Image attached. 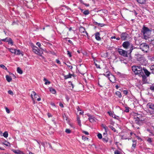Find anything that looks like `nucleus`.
Returning <instances> with one entry per match:
<instances>
[{"instance_id":"1","label":"nucleus","mask_w":154,"mask_h":154,"mask_svg":"<svg viewBox=\"0 0 154 154\" xmlns=\"http://www.w3.org/2000/svg\"><path fill=\"white\" fill-rule=\"evenodd\" d=\"M132 71L135 74L138 75L139 76H142L143 79L145 78V76L143 73V68L140 66H133L132 67Z\"/></svg>"},{"instance_id":"2","label":"nucleus","mask_w":154,"mask_h":154,"mask_svg":"<svg viewBox=\"0 0 154 154\" xmlns=\"http://www.w3.org/2000/svg\"><path fill=\"white\" fill-rule=\"evenodd\" d=\"M123 47L126 49H129L128 51H129V54L131 53L134 49V46L133 45L128 41L124 42L122 45Z\"/></svg>"},{"instance_id":"3","label":"nucleus","mask_w":154,"mask_h":154,"mask_svg":"<svg viewBox=\"0 0 154 154\" xmlns=\"http://www.w3.org/2000/svg\"><path fill=\"white\" fill-rule=\"evenodd\" d=\"M151 31L147 27L143 26L142 32L144 36V38L146 39L148 38V35L150 34Z\"/></svg>"},{"instance_id":"4","label":"nucleus","mask_w":154,"mask_h":154,"mask_svg":"<svg viewBox=\"0 0 154 154\" xmlns=\"http://www.w3.org/2000/svg\"><path fill=\"white\" fill-rule=\"evenodd\" d=\"M140 48L143 51L147 52L149 50V47L148 45L145 43L141 44L140 45Z\"/></svg>"},{"instance_id":"5","label":"nucleus","mask_w":154,"mask_h":154,"mask_svg":"<svg viewBox=\"0 0 154 154\" xmlns=\"http://www.w3.org/2000/svg\"><path fill=\"white\" fill-rule=\"evenodd\" d=\"M118 52L119 54L121 56L124 57H128V53H129V51H125L122 49L119 48L118 50Z\"/></svg>"},{"instance_id":"6","label":"nucleus","mask_w":154,"mask_h":154,"mask_svg":"<svg viewBox=\"0 0 154 154\" xmlns=\"http://www.w3.org/2000/svg\"><path fill=\"white\" fill-rule=\"evenodd\" d=\"M33 51L36 54L42 56V51L40 50L36 46L34 47L33 48Z\"/></svg>"},{"instance_id":"7","label":"nucleus","mask_w":154,"mask_h":154,"mask_svg":"<svg viewBox=\"0 0 154 154\" xmlns=\"http://www.w3.org/2000/svg\"><path fill=\"white\" fill-rule=\"evenodd\" d=\"M107 75H108V79L109 80L112 82L115 83L116 81V79L114 75L108 73Z\"/></svg>"},{"instance_id":"8","label":"nucleus","mask_w":154,"mask_h":154,"mask_svg":"<svg viewBox=\"0 0 154 154\" xmlns=\"http://www.w3.org/2000/svg\"><path fill=\"white\" fill-rule=\"evenodd\" d=\"M120 37L122 40H125L128 38V35L126 33L123 32L121 34Z\"/></svg>"},{"instance_id":"9","label":"nucleus","mask_w":154,"mask_h":154,"mask_svg":"<svg viewBox=\"0 0 154 154\" xmlns=\"http://www.w3.org/2000/svg\"><path fill=\"white\" fill-rule=\"evenodd\" d=\"M88 116L89 117L88 119L91 122L93 123L95 122L96 119L94 116L89 115H88Z\"/></svg>"},{"instance_id":"10","label":"nucleus","mask_w":154,"mask_h":154,"mask_svg":"<svg viewBox=\"0 0 154 154\" xmlns=\"http://www.w3.org/2000/svg\"><path fill=\"white\" fill-rule=\"evenodd\" d=\"M79 31L83 33H85L87 35H88V33L85 31V28L83 27H80L79 29Z\"/></svg>"},{"instance_id":"11","label":"nucleus","mask_w":154,"mask_h":154,"mask_svg":"<svg viewBox=\"0 0 154 154\" xmlns=\"http://www.w3.org/2000/svg\"><path fill=\"white\" fill-rule=\"evenodd\" d=\"M143 73H144L146 75L149 76L150 74V73L146 69H144L143 67Z\"/></svg>"},{"instance_id":"12","label":"nucleus","mask_w":154,"mask_h":154,"mask_svg":"<svg viewBox=\"0 0 154 154\" xmlns=\"http://www.w3.org/2000/svg\"><path fill=\"white\" fill-rule=\"evenodd\" d=\"M34 95L35 96V98H37V96H38V95L37 94H36V93L34 91H32V93L31 94V97H32V100H33V102H34V99L32 97V95Z\"/></svg>"},{"instance_id":"13","label":"nucleus","mask_w":154,"mask_h":154,"mask_svg":"<svg viewBox=\"0 0 154 154\" xmlns=\"http://www.w3.org/2000/svg\"><path fill=\"white\" fill-rule=\"evenodd\" d=\"M95 38L97 40H100V33L99 32H97L95 33Z\"/></svg>"},{"instance_id":"14","label":"nucleus","mask_w":154,"mask_h":154,"mask_svg":"<svg viewBox=\"0 0 154 154\" xmlns=\"http://www.w3.org/2000/svg\"><path fill=\"white\" fill-rule=\"evenodd\" d=\"M14 54L18 55L21 54L22 56H23V53H21L20 51L19 50L16 49V51H15V52Z\"/></svg>"},{"instance_id":"15","label":"nucleus","mask_w":154,"mask_h":154,"mask_svg":"<svg viewBox=\"0 0 154 154\" xmlns=\"http://www.w3.org/2000/svg\"><path fill=\"white\" fill-rule=\"evenodd\" d=\"M12 150L15 153L17 154H22V152L18 150H15L12 149Z\"/></svg>"},{"instance_id":"16","label":"nucleus","mask_w":154,"mask_h":154,"mask_svg":"<svg viewBox=\"0 0 154 154\" xmlns=\"http://www.w3.org/2000/svg\"><path fill=\"white\" fill-rule=\"evenodd\" d=\"M147 106L150 109H154V105L152 103H149L147 104Z\"/></svg>"},{"instance_id":"17","label":"nucleus","mask_w":154,"mask_h":154,"mask_svg":"<svg viewBox=\"0 0 154 154\" xmlns=\"http://www.w3.org/2000/svg\"><path fill=\"white\" fill-rule=\"evenodd\" d=\"M134 119L136 123L137 124H139V122L140 121V119L138 117H137L136 118H134Z\"/></svg>"},{"instance_id":"18","label":"nucleus","mask_w":154,"mask_h":154,"mask_svg":"<svg viewBox=\"0 0 154 154\" xmlns=\"http://www.w3.org/2000/svg\"><path fill=\"white\" fill-rule=\"evenodd\" d=\"M6 80L8 82H11L12 80V78L8 75H6Z\"/></svg>"},{"instance_id":"19","label":"nucleus","mask_w":154,"mask_h":154,"mask_svg":"<svg viewBox=\"0 0 154 154\" xmlns=\"http://www.w3.org/2000/svg\"><path fill=\"white\" fill-rule=\"evenodd\" d=\"M72 75L70 74H69L68 75H64V78L65 79H67L71 78Z\"/></svg>"},{"instance_id":"20","label":"nucleus","mask_w":154,"mask_h":154,"mask_svg":"<svg viewBox=\"0 0 154 154\" xmlns=\"http://www.w3.org/2000/svg\"><path fill=\"white\" fill-rule=\"evenodd\" d=\"M8 50L12 53H14V54L15 52V51H16V49H14L12 48H8Z\"/></svg>"},{"instance_id":"21","label":"nucleus","mask_w":154,"mask_h":154,"mask_svg":"<svg viewBox=\"0 0 154 154\" xmlns=\"http://www.w3.org/2000/svg\"><path fill=\"white\" fill-rule=\"evenodd\" d=\"M49 90L50 91L52 94H54L56 93L55 90L52 88H49Z\"/></svg>"},{"instance_id":"22","label":"nucleus","mask_w":154,"mask_h":154,"mask_svg":"<svg viewBox=\"0 0 154 154\" xmlns=\"http://www.w3.org/2000/svg\"><path fill=\"white\" fill-rule=\"evenodd\" d=\"M116 95L118 96L119 97H122L121 93L119 91H116Z\"/></svg>"},{"instance_id":"23","label":"nucleus","mask_w":154,"mask_h":154,"mask_svg":"<svg viewBox=\"0 0 154 154\" xmlns=\"http://www.w3.org/2000/svg\"><path fill=\"white\" fill-rule=\"evenodd\" d=\"M139 3L143 4L145 2V0H136Z\"/></svg>"},{"instance_id":"24","label":"nucleus","mask_w":154,"mask_h":154,"mask_svg":"<svg viewBox=\"0 0 154 154\" xmlns=\"http://www.w3.org/2000/svg\"><path fill=\"white\" fill-rule=\"evenodd\" d=\"M152 72L154 74V64L152 65L150 67Z\"/></svg>"},{"instance_id":"25","label":"nucleus","mask_w":154,"mask_h":154,"mask_svg":"<svg viewBox=\"0 0 154 154\" xmlns=\"http://www.w3.org/2000/svg\"><path fill=\"white\" fill-rule=\"evenodd\" d=\"M17 72L20 73V74H22L23 73V72L22 70L19 67H18L17 68Z\"/></svg>"},{"instance_id":"26","label":"nucleus","mask_w":154,"mask_h":154,"mask_svg":"<svg viewBox=\"0 0 154 154\" xmlns=\"http://www.w3.org/2000/svg\"><path fill=\"white\" fill-rule=\"evenodd\" d=\"M8 40H9L8 41V43L11 45H13V42L12 41L11 39V38H9Z\"/></svg>"},{"instance_id":"27","label":"nucleus","mask_w":154,"mask_h":154,"mask_svg":"<svg viewBox=\"0 0 154 154\" xmlns=\"http://www.w3.org/2000/svg\"><path fill=\"white\" fill-rule=\"evenodd\" d=\"M102 127L105 130V132H107L108 131V128L107 127L103 125H102Z\"/></svg>"},{"instance_id":"28","label":"nucleus","mask_w":154,"mask_h":154,"mask_svg":"<svg viewBox=\"0 0 154 154\" xmlns=\"http://www.w3.org/2000/svg\"><path fill=\"white\" fill-rule=\"evenodd\" d=\"M136 141L133 140V144H132V147L134 148H135L136 145Z\"/></svg>"},{"instance_id":"29","label":"nucleus","mask_w":154,"mask_h":154,"mask_svg":"<svg viewBox=\"0 0 154 154\" xmlns=\"http://www.w3.org/2000/svg\"><path fill=\"white\" fill-rule=\"evenodd\" d=\"M8 134L7 131L5 132L3 134V136L5 137H8Z\"/></svg>"},{"instance_id":"30","label":"nucleus","mask_w":154,"mask_h":154,"mask_svg":"<svg viewBox=\"0 0 154 154\" xmlns=\"http://www.w3.org/2000/svg\"><path fill=\"white\" fill-rule=\"evenodd\" d=\"M102 140L103 141L106 143L108 141V138L107 137L103 138Z\"/></svg>"},{"instance_id":"31","label":"nucleus","mask_w":154,"mask_h":154,"mask_svg":"<svg viewBox=\"0 0 154 154\" xmlns=\"http://www.w3.org/2000/svg\"><path fill=\"white\" fill-rule=\"evenodd\" d=\"M3 144L6 146H8L10 145V143L6 141L4 143H3Z\"/></svg>"},{"instance_id":"32","label":"nucleus","mask_w":154,"mask_h":154,"mask_svg":"<svg viewBox=\"0 0 154 154\" xmlns=\"http://www.w3.org/2000/svg\"><path fill=\"white\" fill-rule=\"evenodd\" d=\"M109 127L114 132H116V130L113 127H112L110 125H109Z\"/></svg>"},{"instance_id":"33","label":"nucleus","mask_w":154,"mask_h":154,"mask_svg":"<svg viewBox=\"0 0 154 154\" xmlns=\"http://www.w3.org/2000/svg\"><path fill=\"white\" fill-rule=\"evenodd\" d=\"M0 67L5 69H7V68L2 64L0 65Z\"/></svg>"},{"instance_id":"34","label":"nucleus","mask_w":154,"mask_h":154,"mask_svg":"<svg viewBox=\"0 0 154 154\" xmlns=\"http://www.w3.org/2000/svg\"><path fill=\"white\" fill-rule=\"evenodd\" d=\"M65 132L67 134H69L71 132V131L68 129H66L65 130Z\"/></svg>"},{"instance_id":"35","label":"nucleus","mask_w":154,"mask_h":154,"mask_svg":"<svg viewBox=\"0 0 154 154\" xmlns=\"http://www.w3.org/2000/svg\"><path fill=\"white\" fill-rule=\"evenodd\" d=\"M150 89L154 91V85H152L150 87Z\"/></svg>"},{"instance_id":"36","label":"nucleus","mask_w":154,"mask_h":154,"mask_svg":"<svg viewBox=\"0 0 154 154\" xmlns=\"http://www.w3.org/2000/svg\"><path fill=\"white\" fill-rule=\"evenodd\" d=\"M36 45L38 46L39 47H40V48L41 49H42V48L41 47V46L40 43L39 42H37L36 43Z\"/></svg>"},{"instance_id":"37","label":"nucleus","mask_w":154,"mask_h":154,"mask_svg":"<svg viewBox=\"0 0 154 154\" xmlns=\"http://www.w3.org/2000/svg\"><path fill=\"white\" fill-rule=\"evenodd\" d=\"M82 139L83 140H85L86 139L87 140H88V138L87 137H86L85 136H82Z\"/></svg>"},{"instance_id":"38","label":"nucleus","mask_w":154,"mask_h":154,"mask_svg":"<svg viewBox=\"0 0 154 154\" xmlns=\"http://www.w3.org/2000/svg\"><path fill=\"white\" fill-rule=\"evenodd\" d=\"M97 137L98 138L100 139H101L102 138V135L101 134L99 133L97 134Z\"/></svg>"},{"instance_id":"39","label":"nucleus","mask_w":154,"mask_h":154,"mask_svg":"<svg viewBox=\"0 0 154 154\" xmlns=\"http://www.w3.org/2000/svg\"><path fill=\"white\" fill-rule=\"evenodd\" d=\"M83 13L85 15H88L89 14V13L88 10H86Z\"/></svg>"},{"instance_id":"40","label":"nucleus","mask_w":154,"mask_h":154,"mask_svg":"<svg viewBox=\"0 0 154 154\" xmlns=\"http://www.w3.org/2000/svg\"><path fill=\"white\" fill-rule=\"evenodd\" d=\"M115 154H121L120 152L118 150H116L114 152Z\"/></svg>"},{"instance_id":"41","label":"nucleus","mask_w":154,"mask_h":154,"mask_svg":"<svg viewBox=\"0 0 154 154\" xmlns=\"http://www.w3.org/2000/svg\"><path fill=\"white\" fill-rule=\"evenodd\" d=\"M112 117L113 118L115 119H118L117 118L118 117V116H116L115 114H113V115H112Z\"/></svg>"},{"instance_id":"42","label":"nucleus","mask_w":154,"mask_h":154,"mask_svg":"<svg viewBox=\"0 0 154 154\" xmlns=\"http://www.w3.org/2000/svg\"><path fill=\"white\" fill-rule=\"evenodd\" d=\"M82 132L84 134L86 135H88L89 134V133L88 132L86 131H82Z\"/></svg>"},{"instance_id":"43","label":"nucleus","mask_w":154,"mask_h":154,"mask_svg":"<svg viewBox=\"0 0 154 154\" xmlns=\"http://www.w3.org/2000/svg\"><path fill=\"white\" fill-rule=\"evenodd\" d=\"M148 142L149 143H151L152 142V140L151 138H149L147 140Z\"/></svg>"},{"instance_id":"44","label":"nucleus","mask_w":154,"mask_h":154,"mask_svg":"<svg viewBox=\"0 0 154 154\" xmlns=\"http://www.w3.org/2000/svg\"><path fill=\"white\" fill-rule=\"evenodd\" d=\"M8 93L11 95H13V93L12 91L11 90H9L8 91Z\"/></svg>"},{"instance_id":"45","label":"nucleus","mask_w":154,"mask_h":154,"mask_svg":"<svg viewBox=\"0 0 154 154\" xmlns=\"http://www.w3.org/2000/svg\"><path fill=\"white\" fill-rule=\"evenodd\" d=\"M108 113L109 114L110 116H111L112 117V115L113 114L111 111L108 112Z\"/></svg>"},{"instance_id":"46","label":"nucleus","mask_w":154,"mask_h":154,"mask_svg":"<svg viewBox=\"0 0 154 154\" xmlns=\"http://www.w3.org/2000/svg\"><path fill=\"white\" fill-rule=\"evenodd\" d=\"M125 110V112H128L129 111V108L128 107H126Z\"/></svg>"},{"instance_id":"47","label":"nucleus","mask_w":154,"mask_h":154,"mask_svg":"<svg viewBox=\"0 0 154 154\" xmlns=\"http://www.w3.org/2000/svg\"><path fill=\"white\" fill-rule=\"evenodd\" d=\"M109 74V72H107L106 73L104 74L103 75L106 77H107L108 78V75H107L108 73Z\"/></svg>"},{"instance_id":"48","label":"nucleus","mask_w":154,"mask_h":154,"mask_svg":"<svg viewBox=\"0 0 154 154\" xmlns=\"http://www.w3.org/2000/svg\"><path fill=\"white\" fill-rule=\"evenodd\" d=\"M5 109L6 112L7 113H10L9 110L7 107H5Z\"/></svg>"},{"instance_id":"49","label":"nucleus","mask_w":154,"mask_h":154,"mask_svg":"<svg viewBox=\"0 0 154 154\" xmlns=\"http://www.w3.org/2000/svg\"><path fill=\"white\" fill-rule=\"evenodd\" d=\"M124 94L125 95H126L128 93V91L126 90H124L123 91Z\"/></svg>"},{"instance_id":"50","label":"nucleus","mask_w":154,"mask_h":154,"mask_svg":"<svg viewBox=\"0 0 154 154\" xmlns=\"http://www.w3.org/2000/svg\"><path fill=\"white\" fill-rule=\"evenodd\" d=\"M94 64L97 68H100V67L99 65L97 64L95 62H94Z\"/></svg>"},{"instance_id":"51","label":"nucleus","mask_w":154,"mask_h":154,"mask_svg":"<svg viewBox=\"0 0 154 154\" xmlns=\"http://www.w3.org/2000/svg\"><path fill=\"white\" fill-rule=\"evenodd\" d=\"M56 62L58 64H61V63H60V61L58 60H57V59L56 60Z\"/></svg>"},{"instance_id":"52","label":"nucleus","mask_w":154,"mask_h":154,"mask_svg":"<svg viewBox=\"0 0 154 154\" xmlns=\"http://www.w3.org/2000/svg\"><path fill=\"white\" fill-rule=\"evenodd\" d=\"M77 122H78V124L80 126H81V120H78V121H77Z\"/></svg>"},{"instance_id":"53","label":"nucleus","mask_w":154,"mask_h":154,"mask_svg":"<svg viewBox=\"0 0 154 154\" xmlns=\"http://www.w3.org/2000/svg\"><path fill=\"white\" fill-rule=\"evenodd\" d=\"M151 43L154 46V39L151 40Z\"/></svg>"},{"instance_id":"54","label":"nucleus","mask_w":154,"mask_h":154,"mask_svg":"<svg viewBox=\"0 0 154 154\" xmlns=\"http://www.w3.org/2000/svg\"><path fill=\"white\" fill-rule=\"evenodd\" d=\"M67 54L69 56V57H71V56L70 52L69 51H67Z\"/></svg>"},{"instance_id":"55","label":"nucleus","mask_w":154,"mask_h":154,"mask_svg":"<svg viewBox=\"0 0 154 154\" xmlns=\"http://www.w3.org/2000/svg\"><path fill=\"white\" fill-rule=\"evenodd\" d=\"M63 117L64 119H65L66 120H67V118L65 115L64 116H63Z\"/></svg>"},{"instance_id":"56","label":"nucleus","mask_w":154,"mask_h":154,"mask_svg":"<svg viewBox=\"0 0 154 154\" xmlns=\"http://www.w3.org/2000/svg\"><path fill=\"white\" fill-rule=\"evenodd\" d=\"M50 82H49V81H46L45 82V85H47L48 84H50Z\"/></svg>"},{"instance_id":"57","label":"nucleus","mask_w":154,"mask_h":154,"mask_svg":"<svg viewBox=\"0 0 154 154\" xmlns=\"http://www.w3.org/2000/svg\"><path fill=\"white\" fill-rule=\"evenodd\" d=\"M59 106L61 107H63V104H62L61 103H60Z\"/></svg>"},{"instance_id":"58","label":"nucleus","mask_w":154,"mask_h":154,"mask_svg":"<svg viewBox=\"0 0 154 154\" xmlns=\"http://www.w3.org/2000/svg\"><path fill=\"white\" fill-rule=\"evenodd\" d=\"M67 66L69 67V68L71 69H72V66H69V65H67Z\"/></svg>"},{"instance_id":"59","label":"nucleus","mask_w":154,"mask_h":154,"mask_svg":"<svg viewBox=\"0 0 154 154\" xmlns=\"http://www.w3.org/2000/svg\"><path fill=\"white\" fill-rule=\"evenodd\" d=\"M66 99L68 101L69 98L68 96H66Z\"/></svg>"},{"instance_id":"60","label":"nucleus","mask_w":154,"mask_h":154,"mask_svg":"<svg viewBox=\"0 0 154 154\" xmlns=\"http://www.w3.org/2000/svg\"><path fill=\"white\" fill-rule=\"evenodd\" d=\"M7 38H5V39H2V41H4V42H6V40Z\"/></svg>"},{"instance_id":"61","label":"nucleus","mask_w":154,"mask_h":154,"mask_svg":"<svg viewBox=\"0 0 154 154\" xmlns=\"http://www.w3.org/2000/svg\"><path fill=\"white\" fill-rule=\"evenodd\" d=\"M43 80L45 82L48 81V80L45 78H44Z\"/></svg>"},{"instance_id":"62","label":"nucleus","mask_w":154,"mask_h":154,"mask_svg":"<svg viewBox=\"0 0 154 154\" xmlns=\"http://www.w3.org/2000/svg\"><path fill=\"white\" fill-rule=\"evenodd\" d=\"M41 100V99L40 98H37V100L38 101H40Z\"/></svg>"},{"instance_id":"63","label":"nucleus","mask_w":154,"mask_h":154,"mask_svg":"<svg viewBox=\"0 0 154 154\" xmlns=\"http://www.w3.org/2000/svg\"><path fill=\"white\" fill-rule=\"evenodd\" d=\"M111 39L116 38L115 36H112L111 37Z\"/></svg>"},{"instance_id":"64","label":"nucleus","mask_w":154,"mask_h":154,"mask_svg":"<svg viewBox=\"0 0 154 154\" xmlns=\"http://www.w3.org/2000/svg\"><path fill=\"white\" fill-rule=\"evenodd\" d=\"M51 104L52 105V106H55V105L54 104V103H51Z\"/></svg>"}]
</instances>
